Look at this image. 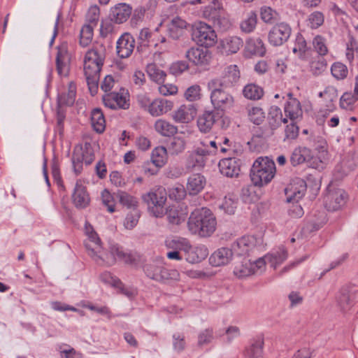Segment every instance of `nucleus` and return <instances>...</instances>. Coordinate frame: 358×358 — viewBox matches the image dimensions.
<instances>
[{
	"label": "nucleus",
	"instance_id": "nucleus-1",
	"mask_svg": "<svg viewBox=\"0 0 358 358\" xmlns=\"http://www.w3.org/2000/svg\"><path fill=\"white\" fill-rule=\"evenodd\" d=\"M166 195L165 188L160 187L143 194L142 199L148 205V210L153 216L162 217L166 215L170 224L178 225L184 220V218L178 208L174 206L164 209Z\"/></svg>",
	"mask_w": 358,
	"mask_h": 358
},
{
	"label": "nucleus",
	"instance_id": "nucleus-2",
	"mask_svg": "<svg viewBox=\"0 0 358 358\" xmlns=\"http://www.w3.org/2000/svg\"><path fill=\"white\" fill-rule=\"evenodd\" d=\"M106 55V46L96 43L87 50L84 58V73L89 90L94 95L98 90L100 72L103 65Z\"/></svg>",
	"mask_w": 358,
	"mask_h": 358
},
{
	"label": "nucleus",
	"instance_id": "nucleus-3",
	"mask_svg": "<svg viewBox=\"0 0 358 358\" xmlns=\"http://www.w3.org/2000/svg\"><path fill=\"white\" fill-rule=\"evenodd\" d=\"M216 219L206 208H196L192 212L187 222L189 231L201 237L210 236L216 229Z\"/></svg>",
	"mask_w": 358,
	"mask_h": 358
},
{
	"label": "nucleus",
	"instance_id": "nucleus-4",
	"mask_svg": "<svg viewBox=\"0 0 358 358\" xmlns=\"http://www.w3.org/2000/svg\"><path fill=\"white\" fill-rule=\"evenodd\" d=\"M275 166L268 157H259L254 162L250 170V178L255 186L267 185L273 178Z\"/></svg>",
	"mask_w": 358,
	"mask_h": 358
},
{
	"label": "nucleus",
	"instance_id": "nucleus-5",
	"mask_svg": "<svg viewBox=\"0 0 358 358\" xmlns=\"http://www.w3.org/2000/svg\"><path fill=\"white\" fill-rule=\"evenodd\" d=\"M192 39L199 45L212 47L217 40L215 30L205 22H199L192 27Z\"/></svg>",
	"mask_w": 358,
	"mask_h": 358
},
{
	"label": "nucleus",
	"instance_id": "nucleus-6",
	"mask_svg": "<svg viewBox=\"0 0 358 358\" xmlns=\"http://www.w3.org/2000/svg\"><path fill=\"white\" fill-rule=\"evenodd\" d=\"M210 92V101L214 108L221 112L231 108L234 103V96L227 91L225 90L227 87L223 86L212 87L210 85V82L208 84Z\"/></svg>",
	"mask_w": 358,
	"mask_h": 358
},
{
	"label": "nucleus",
	"instance_id": "nucleus-7",
	"mask_svg": "<svg viewBox=\"0 0 358 358\" xmlns=\"http://www.w3.org/2000/svg\"><path fill=\"white\" fill-rule=\"evenodd\" d=\"M289 161L293 166L308 163V166L313 169H317L322 163L320 160L313 158L312 150L306 146L295 148L291 154Z\"/></svg>",
	"mask_w": 358,
	"mask_h": 358
},
{
	"label": "nucleus",
	"instance_id": "nucleus-8",
	"mask_svg": "<svg viewBox=\"0 0 358 358\" xmlns=\"http://www.w3.org/2000/svg\"><path fill=\"white\" fill-rule=\"evenodd\" d=\"M336 301L342 311L350 310L358 301V287L355 286L343 287L336 296Z\"/></svg>",
	"mask_w": 358,
	"mask_h": 358
},
{
	"label": "nucleus",
	"instance_id": "nucleus-9",
	"mask_svg": "<svg viewBox=\"0 0 358 358\" xmlns=\"http://www.w3.org/2000/svg\"><path fill=\"white\" fill-rule=\"evenodd\" d=\"M291 33L292 29L288 24H277L268 32V42L273 46L282 45L289 39Z\"/></svg>",
	"mask_w": 358,
	"mask_h": 358
},
{
	"label": "nucleus",
	"instance_id": "nucleus-10",
	"mask_svg": "<svg viewBox=\"0 0 358 358\" xmlns=\"http://www.w3.org/2000/svg\"><path fill=\"white\" fill-rule=\"evenodd\" d=\"M127 92H109L103 96V102L106 107L117 109H128L129 108V99Z\"/></svg>",
	"mask_w": 358,
	"mask_h": 358
},
{
	"label": "nucleus",
	"instance_id": "nucleus-11",
	"mask_svg": "<svg viewBox=\"0 0 358 358\" xmlns=\"http://www.w3.org/2000/svg\"><path fill=\"white\" fill-rule=\"evenodd\" d=\"M347 200V194L342 189L329 191L324 196V205L329 211H336L343 206Z\"/></svg>",
	"mask_w": 358,
	"mask_h": 358
},
{
	"label": "nucleus",
	"instance_id": "nucleus-12",
	"mask_svg": "<svg viewBox=\"0 0 358 358\" xmlns=\"http://www.w3.org/2000/svg\"><path fill=\"white\" fill-rule=\"evenodd\" d=\"M134 48L135 39L128 32L122 34L116 43L117 55L122 59L129 57L134 52Z\"/></svg>",
	"mask_w": 358,
	"mask_h": 358
},
{
	"label": "nucleus",
	"instance_id": "nucleus-13",
	"mask_svg": "<svg viewBox=\"0 0 358 358\" xmlns=\"http://www.w3.org/2000/svg\"><path fill=\"white\" fill-rule=\"evenodd\" d=\"M185 57L196 66H205L209 64L211 54L207 49L192 47L186 51Z\"/></svg>",
	"mask_w": 358,
	"mask_h": 358
},
{
	"label": "nucleus",
	"instance_id": "nucleus-14",
	"mask_svg": "<svg viewBox=\"0 0 358 358\" xmlns=\"http://www.w3.org/2000/svg\"><path fill=\"white\" fill-rule=\"evenodd\" d=\"M110 252L112 257L107 260L104 259V262L100 265L106 264L107 266H111L115 264L116 259L130 264L135 261V258L131 253L126 251L123 247L117 243L110 245Z\"/></svg>",
	"mask_w": 358,
	"mask_h": 358
},
{
	"label": "nucleus",
	"instance_id": "nucleus-15",
	"mask_svg": "<svg viewBox=\"0 0 358 358\" xmlns=\"http://www.w3.org/2000/svg\"><path fill=\"white\" fill-rule=\"evenodd\" d=\"M86 249L89 251V255L98 264L104 262L105 254L102 251L101 240L96 233H92L89 235V241L85 243Z\"/></svg>",
	"mask_w": 358,
	"mask_h": 358
},
{
	"label": "nucleus",
	"instance_id": "nucleus-16",
	"mask_svg": "<svg viewBox=\"0 0 358 358\" xmlns=\"http://www.w3.org/2000/svg\"><path fill=\"white\" fill-rule=\"evenodd\" d=\"M240 78V71L236 65H231L227 67L225 76L222 80L214 79L210 81L212 87L223 86L230 87L234 86Z\"/></svg>",
	"mask_w": 358,
	"mask_h": 358
},
{
	"label": "nucleus",
	"instance_id": "nucleus-17",
	"mask_svg": "<svg viewBox=\"0 0 358 358\" xmlns=\"http://www.w3.org/2000/svg\"><path fill=\"white\" fill-rule=\"evenodd\" d=\"M306 184L303 180H297L285 188V192L288 203H297L305 195Z\"/></svg>",
	"mask_w": 358,
	"mask_h": 358
},
{
	"label": "nucleus",
	"instance_id": "nucleus-18",
	"mask_svg": "<svg viewBox=\"0 0 358 358\" xmlns=\"http://www.w3.org/2000/svg\"><path fill=\"white\" fill-rule=\"evenodd\" d=\"M218 166L220 173L229 178L237 177L241 171V162L235 157L221 159Z\"/></svg>",
	"mask_w": 358,
	"mask_h": 358
},
{
	"label": "nucleus",
	"instance_id": "nucleus-19",
	"mask_svg": "<svg viewBox=\"0 0 358 358\" xmlns=\"http://www.w3.org/2000/svg\"><path fill=\"white\" fill-rule=\"evenodd\" d=\"M183 252L186 261L191 264L199 263L205 259L208 255V250L206 246H192L189 242Z\"/></svg>",
	"mask_w": 358,
	"mask_h": 358
},
{
	"label": "nucleus",
	"instance_id": "nucleus-20",
	"mask_svg": "<svg viewBox=\"0 0 358 358\" xmlns=\"http://www.w3.org/2000/svg\"><path fill=\"white\" fill-rule=\"evenodd\" d=\"M73 203L77 208L83 209L87 207L90 202V197L87 188L80 182L76 183L72 194Z\"/></svg>",
	"mask_w": 358,
	"mask_h": 358
},
{
	"label": "nucleus",
	"instance_id": "nucleus-21",
	"mask_svg": "<svg viewBox=\"0 0 358 358\" xmlns=\"http://www.w3.org/2000/svg\"><path fill=\"white\" fill-rule=\"evenodd\" d=\"M196 115V108L195 104L189 103L180 106L173 114V119L176 122L188 123L191 122Z\"/></svg>",
	"mask_w": 358,
	"mask_h": 358
},
{
	"label": "nucleus",
	"instance_id": "nucleus-22",
	"mask_svg": "<svg viewBox=\"0 0 358 358\" xmlns=\"http://www.w3.org/2000/svg\"><path fill=\"white\" fill-rule=\"evenodd\" d=\"M231 249L238 256L249 255L255 249V240L253 237L243 236L232 244Z\"/></svg>",
	"mask_w": 358,
	"mask_h": 358
},
{
	"label": "nucleus",
	"instance_id": "nucleus-23",
	"mask_svg": "<svg viewBox=\"0 0 358 358\" xmlns=\"http://www.w3.org/2000/svg\"><path fill=\"white\" fill-rule=\"evenodd\" d=\"M210 155V151L207 148L196 147L189 152L187 166L188 168H202L206 163L205 157Z\"/></svg>",
	"mask_w": 358,
	"mask_h": 358
},
{
	"label": "nucleus",
	"instance_id": "nucleus-24",
	"mask_svg": "<svg viewBox=\"0 0 358 358\" xmlns=\"http://www.w3.org/2000/svg\"><path fill=\"white\" fill-rule=\"evenodd\" d=\"M132 8L125 3H117L111 8L109 18L116 24H122L126 22L131 15Z\"/></svg>",
	"mask_w": 358,
	"mask_h": 358
},
{
	"label": "nucleus",
	"instance_id": "nucleus-25",
	"mask_svg": "<svg viewBox=\"0 0 358 358\" xmlns=\"http://www.w3.org/2000/svg\"><path fill=\"white\" fill-rule=\"evenodd\" d=\"M221 116L222 115L217 111H204L197 120V126L199 130L203 133L209 132L216 120Z\"/></svg>",
	"mask_w": 358,
	"mask_h": 358
},
{
	"label": "nucleus",
	"instance_id": "nucleus-26",
	"mask_svg": "<svg viewBox=\"0 0 358 358\" xmlns=\"http://www.w3.org/2000/svg\"><path fill=\"white\" fill-rule=\"evenodd\" d=\"M234 252L231 248H221L215 251L210 257V264L213 266L227 264L232 259Z\"/></svg>",
	"mask_w": 358,
	"mask_h": 358
},
{
	"label": "nucleus",
	"instance_id": "nucleus-27",
	"mask_svg": "<svg viewBox=\"0 0 358 358\" xmlns=\"http://www.w3.org/2000/svg\"><path fill=\"white\" fill-rule=\"evenodd\" d=\"M244 51L246 57H251L252 55L263 57L266 53V49L261 38H252L246 41Z\"/></svg>",
	"mask_w": 358,
	"mask_h": 358
},
{
	"label": "nucleus",
	"instance_id": "nucleus-28",
	"mask_svg": "<svg viewBox=\"0 0 358 358\" xmlns=\"http://www.w3.org/2000/svg\"><path fill=\"white\" fill-rule=\"evenodd\" d=\"M206 183V180L203 176L200 173L192 174L187 180V192L190 195H196L204 188Z\"/></svg>",
	"mask_w": 358,
	"mask_h": 358
},
{
	"label": "nucleus",
	"instance_id": "nucleus-29",
	"mask_svg": "<svg viewBox=\"0 0 358 358\" xmlns=\"http://www.w3.org/2000/svg\"><path fill=\"white\" fill-rule=\"evenodd\" d=\"M173 102L165 99H157L151 101L148 112L152 116H159L171 110Z\"/></svg>",
	"mask_w": 358,
	"mask_h": 358
},
{
	"label": "nucleus",
	"instance_id": "nucleus-30",
	"mask_svg": "<svg viewBox=\"0 0 358 358\" xmlns=\"http://www.w3.org/2000/svg\"><path fill=\"white\" fill-rule=\"evenodd\" d=\"M358 101V76L355 78L354 92H345L340 99V106L345 110H351Z\"/></svg>",
	"mask_w": 358,
	"mask_h": 358
},
{
	"label": "nucleus",
	"instance_id": "nucleus-31",
	"mask_svg": "<svg viewBox=\"0 0 358 358\" xmlns=\"http://www.w3.org/2000/svg\"><path fill=\"white\" fill-rule=\"evenodd\" d=\"M187 27V22L181 17H174L168 24V32L173 39H178Z\"/></svg>",
	"mask_w": 358,
	"mask_h": 358
},
{
	"label": "nucleus",
	"instance_id": "nucleus-32",
	"mask_svg": "<svg viewBox=\"0 0 358 358\" xmlns=\"http://www.w3.org/2000/svg\"><path fill=\"white\" fill-rule=\"evenodd\" d=\"M85 159V149L82 145H77L75 146L72 157L71 163L73 171L76 175H80L83 170V164Z\"/></svg>",
	"mask_w": 358,
	"mask_h": 358
},
{
	"label": "nucleus",
	"instance_id": "nucleus-33",
	"mask_svg": "<svg viewBox=\"0 0 358 358\" xmlns=\"http://www.w3.org/2000/svg\"><path fill=\"white\" fill-rule=\"evenodd\" d=\"M284 111L285 115L292 121L301 117L303 111L301 103L296 98H291L285 105Z\"/></svg>",
	"mask_w": 358,
	"mask_h": 358
},
{
	"label": "nucleus",
	"instance_id": "nucleus-34",
	"mask_svg": "<svg viewBox=\"0 0 358 358\" xmlns=\"http://www.w3.org/2000/svg\"><path fill=\"white\" fill-rule=\"evenodd\" d=\"M287 257L288 252L284 246H280L277 250L266 255L268 264L273 268H276L283 263L287 259Z\"/></svg>",
	"mask_w": 358,
	"mask_h": 358
},
{
	"label": "nucleus",
	"instance_id": "nucleus-35",
	"mask_svg": "<svg viewBox=\"0 0 358 358\" xmlns=\"http://www.w3.org/2000/svg\"><path fill=\"white\" fill-rule=\"evenodd\" d=\"M303 141L306 144L305 146L308 147L310 150L314 149L319 152H322L325 150L327 144L326 141L320 135H317L313 132H311Z\"/></svg>",
	"mask_w": 358,
	"mask_h": 358
},
{
	"label": "nucleus",
	"instance_id": "nucleus-36",
	"mask_svg": "<svg viewBox=\"0 0 358 358\" xmlns=\"http://www.w3.org/2000/svg\"><path fill=\"white\" fill-rule=\"evenodd\" d=\"M91 124L94 130L99 134L103 133L106 128V120L102 110L96 108L91 113Z\"/></svg>",
	"mask_w": 358,
	"mask_h": 358
},
{
	"label": "nucleus",
	"instance_id": "nucleus-37",
	"mask_svg": "<svg viewBox=\"0 0 358 358\" xmlns=\"http://www.w3.org/2000/svg\"><path fill=\"white\" fill-rule=\"evenodd\" d=\"M243 45V41L238 36L226 37L222 41L223 50L227 55L236 53Z\"/></svg>",
	"mask_w": 358,
	"mask_h": 358
},
{
	"label": "nucleus",
	"instance_id": "nucleus-38",
	"mask_svg": "<svg viewBox=\"0 0 358 358\" xmlns=\"http://www.w3.org/2000/svg\"><path fill=\"white\" fill-rule=\"evenodd\" d=\"M76 85L71 83L67 92H64L58 94L57 103L59 106H72L76 99Z\"/></svg>",
	"mask_w": 358,
	"mask_h": 358
},
{
	"label": "nucleus",
	"instance_id": "nucleus-39",
	"mask_svg": "<svg viewBox=\"0 0 358 358\" xmlns=\"http://www.w3.org/2000/svg\"><path fill=\"white\" fill-rule=\"evenodd\" d=\"M155 128L157 132L164 136H172L178 132L177 127L163 119L155 122Z\"/></svg>",
	"mask_w": 358,
	"mask_h": 358
},
{
	"label": "nucleus",
	"instance_id": "nucleus-40",
	"mask_svg": "<svg viewBox=\"0 0 358 358\" xmlns=\"http://www.w3.org/2000/svg\"><path fill=\"white\" fill-rule=\"evenodd\" d=\"M116 197L118 199L119 202L122 206L129 209H138V201L136 197L122 190H117L115 193Z\"/></svg>",
	"mask_w": 358,
	"mask_h": 358
},
{
	"label": "nucleus",
	"instance_id": "nucleus-41",
	"mask_svg": "<svg viewBox=\"0 0 358 358\" xmlns=\"http://www.w3.org/2000/svg\"><path fill=\"white\" fill-rule=\"evenodd\" d=\"M221 10L219 7H216L215 4L209 6L206 8L204 15L213 20L214 24L221 27L225 26L228 24L227 20L224 18H221Z\"/></svg>",
	"mask_w": 358,
	"mask_h": 358
},
{
	"label": "nucleus",
	"instance_id": "nucleus-42",
	"mask_svg": "<svg viewBox=\"0 0 358 358\" xmlns=\"http://www.w3.org/2000/svg\"><path fill=\"white\" fill-rule=\"evenodd\" d=\"M234 274L239 278H245L253 274L252 264L251 259H243L240 264L235 266Z\"/></svg>",
	"mask_w": 358,
	"mask_h": 358
},
{
	"label": "nucleus",
	"instance_id": "nucleus-43",
	"mask_svg": "<svg viewBox=\"0 0 358 358\" xmlns=\"http://www.w3.org/2000/svg\"><path fill=\"white\" fill-rule=\"evenodd\" d=\"M167 149L163 146L155 148L151 155V162L156 166L162 168L167 162Z\"/></svg>",
	"mask_w": 358,
	"mask_h": 358
},
{
	"label": "nucleus",
	"instance_id": "nucleus-44",
	"mask_svg": "<svg viewBox=\"0 0 358 358\" xmlns=\"http://www.w3.org/2000/svg\"><path fill=\"white\" fill-rule=\"evenodd\" d=\"M56 66L58 74L66 76L69 73L68 58L66 52L59 50L56 56Z\"/></svg>",
	"mask_w": 358,
	"mask_h": 358
},
{
	"label": "nucleus",
	"instance_id": "nucleus-45",
	"mask_svg": "<svg viewBox=\"0 0 358 358\" xmlns=\"http://www.w3.org/2000/svg\"><path fill=\"white\" fill-rule=\"evenodd\" d=\"M243 94L248 99L259 100L263 96L264 90L255 84H248L244 87Z\"/></svg>",
	"mask_w": 358,
	"mask_h": 358
},
{
	"label": "nucleus",
	"instance_id": "nucleus-46",
	"mask_svg": "<svg viewBox=\"0 0 358 358\" xmlns=\"http://www.w3.org/2000/svg\"><path fill=\"white\" fill-rule=\"evenodd\" d=\"M264 340L261 338L257 339L249 348L245 350V358H262V349Z\"/></svg>",
	"mask_w": 358,
	"mask_h": 358
},
{
	"label": "nucleus",
	"instance_id": "nucleus-47",
	"mask_svg": "<svg viewBox=\"0 0 358 358\" xmlns=\"http://www.w3.org/2000/svg\"><path fill=\"white\" fill-rule=\"evenodd\" d=\"M150 78L154 82L161 84L165 81L166 73L155 64H150L146 67Z\"/></svg>",
	"mask_w": 358,
	"mask_h": 358
},
{
	"label": "nucleus",
	"instance_id": "nucleus-48",
	"mask_svg": "<svg viewBox=\"0 0 358 358\" xmlns=\"http://www.w3.org/2000/svg\"><path fill=\"white\" fill-rule=\"evenodd\" d=\"M189 241L182 237H175L173 238L166 239L165 241V245L167 248L173 250L182 251L187 247Z\"/></svg>",
	"mask_w": 358,
	"mask_h": 358
},
{
	"label": "nucleus",
	"instance_id": "nucleus-49",
	"mask_svg": "<svg viewBox=\"0 0 358 358\" xmlns=\"http://www.w3.org/2000/svg\"><path fill=\"white\" fill-rule=\"evenodd\" d=\"M268 124L271 129L279 127L282 123V112L277 106L271 107L268 116Z\"/></svg>",
	"mask_w": 358,
	"mask_h": 358
},
{
	"label": "nucleus",
	"instance_id": "nucleus-50",
	"mask_svg": "<svg viewBox=\"0 0 358 358\" xmlns=\"http://www.w3.org/2000/svg\"><path fill=\"white\" fill-rule=\"evenodd\" d=\"M238 201V199L237 196L233 194H228L224 198L220 207L227 214L233 215L237 208Z\"/></svg>",
	"mask_w": 358,
	"mask_h": 358
},
{
	"label": "nucleus",
	"instance_id": "nucleus-51",
	"mask_svg": "<svg viewBox=\"0 0 358 358\" xmlns=\"http://www.w3.org/2000/svg\"><path fill=\"white\" fill-rule=\"evenodd\" d=\"M185 141L182 138H173L168 146L167 151L171 155H177L185 150Z\"/></svg>",
	"mask_w": 358,
	"mask_h": 358
},
{
	"label": "nucleus",
	"instance_id": "nucleus-52",
	"mask_svg": "<svg viewBox=\"0 0 358 358\" xmlns=\"http://www.w3.org/2000/svg\"><path fill=\"white\" fill-rule=\"evenodd\" d=\"M257 24V14L255 12H250L247 17L241 22V29L245 33L252 32Z\"/></svg>",
	"mask_w": 358,
	"mask_h": 358
},
{
	"label": "nucleus",
	"instance_id": "nucleus-53",
	"mask_svg": "<svg viewBox=\"0 0 358 358\" xmlns=\"http://www.w3.org/2000/svg\"><path fill=\"white\" fill-rule=\"evenodd\" d=\"M179 279L180 273L177 270L163 267L158 282L169 283L172 281H178Z\"/></svg>",
	"mask_w": 358,
	"mask_h": 358
},
{
	"label": "nucleus",
	"instance_id": "nucleus-54",
	"mask_svg": "<svg viewBox=\"0 0 358 358\" xmlns=\"http://www.w3.org/2000/svg\"><path fill=\"white\" fill-rule=\"evenodd\" d=\"M93 26L94 25L90 24H87L83 26L80 34V44L83 47L88 45L91 43L93 37Z\"/></svg>",
	"mask_w": 358,
	"mask_h": 358
},
{
	"label": "nucleus",
	"instance_id": "nucleus-55",
	"mask_svg": "<svg viewBox=\"0 0 358 358\" xmlns=\"http://www.w3.org/2000/svg\"><path fill=\"white\" fill-rule=\"evenodd\" d=\"M163 266L152 262L147 264L143 266V271L145 275L150 279L158 281Z\"/></svg>",
	"mask_w": 358,
	"mask_h": 358
},
{
	"label": "nucleus",
	"instance_id": "nucleus-56",
	"mask_svg": "<svg viewBox=\"0 0 358 358\" xmlns=\"http://www.w3.org/2000/svg\"><path fill=\"white\" fill-rule=\"evenodd\" d=\"M248 115L250 120L257 125L262 124L265 118L263 110L259 107L248 108Z\"/></svg>",
	"mask_w": 358,
	"mask_h": 358
},
{
	"label": "nucleus",
	"instance_id": "nucleus-57",
	"mask_svg": "<svg viewBox=\"0 0 358 358\" xmlns=\"http://www.w3.org/2000/svg\"><path fill=\"white\" fill-rule=\"evenodd\" d=\"M332 76L337 80L345 78L348 73L347 66L341 62H334L331 67Z\"/></svg>",
	"mask_w": 358,
	"mask_h": 358
},
{
	"label": "nucleus",
	"instance_id": "nucleus-58",
	"mask_svg": "<svg viewBox=\"0 0 358 358\" xmlns=\"http://www.w3.org/2000/svg\"><path fill=\"white\" fill-rule=\"evenodd\" d=\"M140 217V211L138 209H134L127 213L124 221V226L127 229H134L138 222Z\"/></svg>",
	"mask_w": 358,
	"mask_h": 358
},
{
	"label": "nucleus",
	"instance_id": "nucleus-59",
	"mask_svg": "<svg viewBox=\"0 0 358 358\" xmlns=\"http://www.w3.org/2000/svg\"><path fill=\"white\" fill-rule=\"evenodd\" d=\"M62 358H83V354L76 350L69 345L63 344L59 346Z\"/></svg>",
	"mask_w": 358,
	"mask_h": 358
},
{
	"label": "nucleus",
	"instance_id": "nucleus-60",
	"mask_svg": "<svg viewBox=\"0 0 358 358\" xmlns=\"http://www.w3.org/2000/svg\"><path fill=\"white\" fill-rule=\"evenodd\" d=\"M327 66L326 60L322 57H318L311 62L310 64V71L315 76L320 75L326 70Z\"/></svg>",
	"mask_w": 358,
	"mask_h": 358
},
{
	"label": "nucleus",
	"instance_id": "nucleus-61",
	"mask_svg": "<svg viewBox=\"0 0 358 358\" xmlns=\"http://www.w3.org/2000/svg\"><path fill=\"white\" fill-rule=\"evenodd\" d=\"M299 128L294 121L287 124L285 129V137L283 141H291L295 140L299 136Z\"/></svg>",
	"mask_w": 358,
	"mask_h": 358
},
{
	"label": "nucleus",
	"instance_id": "nucleus-62",
	"mask_svg": "<svg viewBox=\"0 0 358 358\" xmlns=\"http://www.w3.org/2000/svg\"><path fill=\"white\" fill-rule=\"evenodd\" d=\"M113 22L110 18L102 20L100 26V35L101 37L106 38L115 33V27L113 23Z\"/></svg>",
	"mask_w": 358,
	"mask_h": 358
},
{
	"label": "nucleus",
	"instance_id": "nucleus-63",
	"mask_svg": "<svg viewBox=\"0 0 358 358\" xmlns=\"http://www.w3.org/2000/svg\"><path fill=\"white\" fill-rule=\"evenodd\" d=\"M313 45L315 50L319 54L320 56L325 55L328 49L326 45L325 39L320 36H316L313 41Z\"/></svg>",
	"mask_w": 358,
	"mask_h": 358
},
{
	"label": "nucleus",
	"instance_id": "nucleus-64",
	"mask_svg": "<svg viewBox=\"0 0 358 358\" xmlns=\"http://www.w3.org/2000/svg\"><path fill=\"white\" fill-rule=\"evenodd\" d=\"M101 199L103 204L107 207L108 212H115L114 197L107 189H104L101 192Z\"/></svg>",
	"mask_w": 358,
	"mask_h": 358
}]
</instances>
